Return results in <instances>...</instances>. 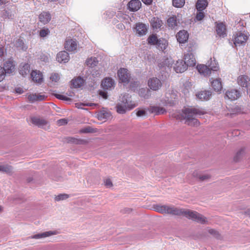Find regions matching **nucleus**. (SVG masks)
<instances>
[{
    "label": "nucleus",
    "mask_w": 250,
    "mask_h": 250,
    "mask_svg": "<svg viewBox=\"0 0 250 250\" xmlns=\"http://www.w3.org/2000/svg\"><path fill=\"white\" fill-rule=\"evenodd\" d=\"M69 56L68 53L65 51H61L57 55V60L59 62L65 63L69 60Z\"/></svg>",
    "instance_id": "18"
},
{
    "label": "nucleus",
    "mask_w": 250,
    "mask_h": 250,
    "mask_svg": "<svg viewBox=\"0 0 250 250\" xmlns=\"http://www.w3.org/2000/svg\"><path fill=\"white\" fill-rule=\"evenodd\" d=\"M6 73L2 67H0V82L2 81L5 78Z\"/></svg>",
    "instance_id": "53"
},
{
    "label": "nucleus",
    "mask_w": 250,
    "mask_h": 250,
    "mask_svg": "<svg viewBox=\"0 0 250 250\" xmlns=\"http://www.w3.org/2000/svg\"><path fill=\"white\" fill-rule=\"evenodd\" d=\"M27 99L31 103L36 101V94L29 95L27 97Z\"/></svg>",
    "instance_id": "52"
},
{
    "label": "nucleus",
    "mask_w": 250,
    "mask_h": 250,
    "mask_svg": "<svg viewBox=\"0 0 250 250\" xmlns=\"http://www.w3.org/2000/svg\"><path fill=\"white\" fill-rule=\"evenodd\" d=\"M132 210V209L131 208H126L124 209L123 211L124 213H129Z\"/></svg>",
    "instance_id": "61"
},
{
    "label": "nucleus",
    "mask_w": 250,
    "mask_h": 250,
    "mask_svg": "<svg viewBox=\"0 0 250 250\" xmlns=\"http://www.w3.org/2000/svg\"><path fill=\"white\" fill-rule=\"evenodd\" d=\"M68 141L72 143H77L78 140L74 138L69 137L68 138Z\"/></svg>",
    "instance_id": "62"
},
{
    "label": "nucleus",
    "mask_w": 250,
    "mask_h": 250,
    "mask_svg": "<svg viewBox=\"0 0 250 250\" xmlns=\"http://www.w3.org/2000/svg\"><path fill=\"white\" fill-rule=\"evenodd\" d=\"M136 115L138 117H141L146 115V111L145 110H139L137 113Z\"/></svg>",
    "instance_id": "55"
},
{
    "label": "nucleus",
    "mask_w": 250,
    "mask_h": 250,
    "mask_svg": "<svg viewBox=\"0 0 250 250\" xmlns=\"http://www.w3.org/2000/svg\"><path fill=\"white\" fill-rule=\"evenodd\" d=\"M101 85L104 89H108L114 86V82L110 78H105L103 80Z\"/></svg>",
    "instance_id": "25"
},
{
    "label": "nucleus",
    "mask_w": 250,
    "mask_h": 250,
    "mask_svg": "<svg viewBox=\"0 0 250 250\" xmlns=\"http://www.w3.org/2000/svg\"><path fill=\"white\" fill-rule=\"evenodd\" d=\"M134 107V106H131L129 104L123 105L120 103H118L116 105L117 112L119 114H124L125 113L127 108L130 110Z\"/></svg>",
    "instance_id": "26"
},
{
    "label": "nucleus",
    "mask_w": 250,
    "mask_h": 250,
    "mask_svg": "<svg viewBox=\"0 0 250 250\" xmlns=\"http://www.w3.org/2000/svg\"><path fill=\"white\" fill-rule=\"evenodd\" d=\"M159 39L156 35H151L147 39L148 43L151 45H156Z\"/></svg>",
    "instance_id": "40"
},
{
    "label": "nucleus",
    "mask_w": 250,
    "mask_h": 250,
    "mask_svg": "<svg viewBox=\"0 0 250 250\" xmlns=\"http://www.w3.org/2000/svg\"><path fill=\"white\" fill-rule=\"evenodd\" d=\"M250 79L246 75H241L237 79V83L241 86L247 88L249 83Z\"/></svg>",
    "instance_id": "21"
},
{
    "label": "nucleus",
    "mask_w": 250,
    "mask_h": 250,
    "mask_svg": "<svg viewBox=\"0 0 250 250\" xmlns=\"http://www.w3.org/2000/svg\"><path fill=\"white\" fill-rule=\"evenodd\" d=\"M142 0L145 4H146V5H150L152 1V0Z\"/></svg>",
    "instance_id": "64"
},
{
    "label": "nucleus",
    "mask_w": 250,
    "mask_h": 250,
    "mask_svg": "<svg viewBox=\"0 0 250 250\" xmlns=\"http://www.w3.org/2000/svg\"><path fill=\"white\" fill-rule=\"evenodd\" d=\"M58 122V124L60 125H64L67 123V120L64 119H60Z\"/></svg>",
    "instance_id": "58"
},
{
    "label": "nucleus",
    "mask_w": 250,
    "mask_h": 250,
    "mask_svg": "<svg viewBox=\"0 0 250 250\" xmlns=\"http://www.w3.org/2000/svg\"><path fill=\"white\" fill-rule=\"evenodd\" d=\"M184 60V62L188 66H193L195 65L196 60L193 53H185Z\"/></svg>",
    "instance_id": "11"
},
{
    "label": "nucleus",
    "mask_w": 250,
    "mask_h": 250,
    "mask_svg": "<svg viewBox=\"0 0 250 250\" xmlns=\"http://www.w3.org/2000/svg\"><path fill=\"white\" fill-rule=\"evenodd\" d=\"M185 3V0H172L173 5L177 8L182 7Z\"/></svg>",
    "instance_id": "42"
},
{
    "label": "nucleus",
    "mask_w": 250,
    "mask_h": 250,
    "mask_svg": "<svg viewBox=\"0 0 250 250\" xmlns=\"http://www.w3.org/2000/svg\"><path fill=\"white\" fill-rule=\"evenodd\" d=\"M31 121L33 124L38 126L39 127L45 130L49 128V123L43 118L32 117L31 118Z\"/></svg>",
    "instance_id": "4"
},
{
    "label": "nucleus",
    "mask_w": 250,
    "mask_h": 250,
    "mask_svg": "<svg viewBox=\"0 0 250 250\" xmlns=\"http://www.w3.org/2000/svg\"><path fill=\"white\" fill-rule=\"evenodd\" d=\"M176 16H172L169 17L167 21V25L169 27L171 28H174L177 25V20Z\"/></svg>",
    "instance_id": "38"
},
{
    "label": "nucleus",
    "mask_w": 250,
    "mask_h": 250,
    "mask_svg": "<svg viewBox=\"0 0 250 250\" xmlns=\"http://www.w3.org/2000/svg\"><path fill=\"white\" fill-rule=\"evenodd\" d=\"M0 172L10 174L13 172V167L8 165H0Z\"/></svg>",
    "instance_id": "35"
},
{
    "label": "nucleus",
    "mask_w": 250,
    "mask_h": 250,
    "mask_svg": "<svg viewBox=\"0 0 250 250\" xmlns=\"http://www.w3.org/2000/svg\"><path fill=\"white\" fill-rule=\"evenodd\" d=\"M84 83V80L80 77L74 78L71 81V84L74 88L81 87Z\"/></svg>",
    "instance_id": "30"
},
{
    "label": "nucleus",
    "mask_w": 250,
    "mask_h": 250,
    "mask_svg": "<svg viewBox=\"0 0 250 250\" xmlns=\"http://www.w3.org/2000/svg\"><path fill=\"white\" fill-rule=\"evenodd\" d=\"M15 91L16 93L19 94H21L23 93V91L21 87H18L15 89Z\"/></svg>",
    "instance_id": "63"
},
{
    "label": "nucleus",
    "mask_w": 250,
    "mask_h": 250,
    "mask_svg": "<svg viewBox=\"0 0 250 250\" xmlns=\"http://www.w3.org/2000/svg\"><path fill=\"white\" fill-rule=\"evenodd\" d=\"M45 98L46 97L44 95L36 94V101H43Z\"/></svg>",
    "instance_id": "56"
},
{
    "label": "nucleus",
    "mask_w": 250,
    "mask_h": 250,
    "mask_svg": "<svg viewBox=\"0 0 250 250\" xmlns=\"http://www.w3.org/2000/svg\"><path fill=\"white\" fill-rule=\"evenodd\" d=\"M148 85L152 90L157 91L162 87V83L157 78L153 77L149 79Z\"/></svg>",
    "instance_id": "6"
},
{
    "label": "nucleus",
    "mask_w": 250,
    "mask_h": 250,
    "mask_svg": "<svg viewBox=\"0 0 250 250\" xmlns=\"http://www.w3.org/2000/svg\"><path fill=\"white\" fill-rule=\"evenodd\" d=\"M135 30L136 33L140 36L145 35L147 32L146 25L143 23H138L136 24Z\"/></svg>",
    "instance_id": "24"
},
{
    "label": "nucleus",
    "mask_w": 250,
    "mask_h": 250,
    "mask_svg": "<svg viewBox=\"0 0 250 250\" xmlns=\"http://www.w3.org/2000/svg\"><path fill=\"white\" fill-rule=\"evenodd\" d=\"M2 68L7 74L12 73L15 69V65L13 60L9 59L4 63Z\"/></svg>",
    "instance_id": "9"
},
{
    "label": "nucleus",
    "mask_w": 250,
    "mask_h": 250,
    "mask_svg": "<svg viewBox=\"0 0 250 250\" xmlns=\"http://www.w3.org/2000/svg\"><path fill=\"white\" fill-rule=\"evenodd\" d=\"M14 43H15V46L17 48H19L22 50L26 49V48H25V47L24 46V43L23 41L21 39H18L16 40L15 41Z\"/></svg>",
    "instance_id": "41"
},
{
    "label": "nucleus",
    "mask_w": 250,
    "mask_h": 250,
    "mask_svg": "<svg viewBox=\"0 0 250 250\" xmlns=\"http://www.w3.org/2000/svg\"><path fill=\"white\" fill-rule=\"evenodd\" d=\"M210 81L211 82V86L215 91L219 92L222 90L223 86L221 79H213L211 78Z\"/></svg>",
    "instance_id": "15"
},
{
    "label": "nucleus",
    "mask_w": 250,
    "mask_h": 250,
    "mask_svg": "<svg viewBox=\"0 0 250 250\" xmlns=\"http://www.w3.org/2000/svg\"><path fill=\"white\" fill-rule=\"evenodd\" d=\"M31 77L32 80L35 82L41 83L42 80V76L39 71H32L31 73Z\"/></svg>",
    "instance_id": "28"
},
{
    "label": "nucleus",
    "mask_w": 250,
    "mask_h": 250,
    "mask_svg": "<svg viewBox=\"0 0 250 250\" xmlns=\"http://www.w3.org/2000/svg\"><path fill=\"white\" fill-rule=\"evenodd\" d=\"M196 48V43L193 42H189L186 46V53H193Z\"/></svg>",
    "instance_id": "34"
},
{
    "label": "nucleus",
    "mask_w": 250,
    "mask_h": 250,
    "mask_svg": "<svg viewBox=\"0 0 250 250\" xmlns=\"http://www.w3.org/2000/svg\"><path fill=\"white\" fill-rule=\"evenodd\" d=\"M188 65L183 60H179L174 66V69L177 73H183L187 69Z\"/></svg>",
    "instance_id": "12"
},
{
    "label": "nucleus",
    "mask_w": 250,
    "mask_h": 250,
    "mask_svg": "<svg viewBox=\"0 0 250 250\" xmlns=\"http://www.w3.org/2000/svg\"><path fill=\"white\" fill-rule=\"evenodd\" d=\"M64 47L68 51H73L77 48L76 41L72 39H68L65 41Z\"/></svg>",
    "instance_id": "14"
},
{
    "label": "nucleus",
    "mask_w": 250,
    "mask_h": 250,
    "mask_svg": "<svg viewBox=\"0 0 250 250\" xmlns=\"http://www.w3.org/2000/svg\"><path fill=\"white\" fill-rule=\"evenodd\" d=\"M208 5L207 0H197L196 3V8L197 11H203Z\"/></svg>",
    "instance_id": "29"
},
{
    "label": "nucleus",
    "mask_w": 250,
    "mask_h": 250,
    "mask_svg": "<svg viewBox=\"0 0 250 250\" xmlns=\"http://www.w3.org/2000/svg\"><path fill=\"white\" fill-rule=\"evenodd\" d=\"M205 17L204 13L203 11H197L196 16V19L197 21H200L203 19Z\"/></svg>",
    "instance_id": "49"
},
{
    "label": "nucleus",
    "mask_w": 250,
    "mask_h": 250,
    "mask_svg": "<svg viewBox=\"0 0 250 250\" xmlns=\"http://www.w3.org/2000/svg\"><path fill=\"white\" fill-rule=\"evenodd\" d=\"M153 208L155 211L161 213H167L174 215H183L202 224H204L206 222V218L195 211L188 209L184 210L174 207L161 205H154Z\"/></svg>",
    "instance_id": "1"
},
{
    "label": "nucleus",
    "mask_w": 250,
    "mask_h": 250,
    "mask_svg": "<svg viewBox=\"0 0 250 250\" xmlns=\"http://www.w3.org/2000/svg\"><path fill=\"white\" fill-rule=\"evenodd\" d=\"M69 197V195L67 194H60L56 196L55 198V200L56 201H60L67 199Z\"/></svg>",
    "instance_id": "46"
},
{
    "label": "nucleus",
    "mask_w": 250,
    "mask_h": 250,
    "mask_svg": "<svg viewBox=\"0 0 250 250\" xmlns=\"http://www.w3.org/2000/svg\"><path fill=\"white\" fill-rule=\"evenodd\" d=\"M156 45L159 50L164 51L166 49L167 46V41L162 38L159 39Z\"/></svg>",
    "instance_id": "36"
},
{
    "label": "nucleus",
    "mask_w": 250,
    "mask_h": 250,
    "mask_svg": "<svg viewBox=\"0 0 250 250\" xmlns=\"http://www.w3.org/2000/svg\"><path fill=\"white\" fill-rule=\"evenodd\" d=\"M182 117L186 120L185 123L191 126H198L200 122L196 117L206 113V112L201 108H186L182 110Z\"/></svg>",
    "instance_id": "2"
},
{
    "label": "nucleus",
    "mask_w": 250,
    "mask_h": 250,
    "mask_svg": "<svg viewBox=\"0 0 250 250\" xmlns=\"http://www.w3.org/2000/svg\"><path fill=\"white\" fill-rule=\"evenodd\" d=\"M150 25L154 30L160 29L163 24L162 21L158 17H153L150 21Z\"/></svg>",
    "instance_id": "17"
},
{
    "label": "nucleus",
    "mask_w": 250,
    "mask_h": 250,
    "mask_svg": "<svg viewBox=\"0 0 250 250\" xmlns=\"http://www.w3.org/2000/svg\"><path fill=\"white\" fill-rule=\"evenodd\" d=\"M30 65L28 63H25L23 65H21L20 67L19 72L22 76H26L30 73Z\"/></svg>",
    "instance_id": "31"
},
{
    "label": "nucleus",
    "mask_w": 250,
    "mask_h": 250,
    "mask_svg": "<svg viewBox=\"0 0 250 250\" xmlns=\"http://www.w3.org/2000/svg\"><path fill=\"white\" fill-rule=\"evenodd\" d=\"M208 231L209 234H210L211 235L213 236L216 238H217L218 239H221V238H222L220 234L219 233V232L217 230H216L214 229H208Z\"/></svg>",
    "instance_id": "44"
},
{
    "label": "nucleus",
    "mask_w": 250,
    "mask_h": 250,
    "mask_svg": "<svg viewBox=\"0 0 250 250\" xmlns=\"http://www.w3.org/2000/svg\"><path fill=\"white\" fill-rule=\"evenodd\" d=\"M57 234L56 231H48L44 232L41 233H38L37 234H35L34 235L29 237V238L32 239H41L42 238H45L46 237H48L53 235H55Z\"/></svg>",
    "instance_id": "22"
},
{
    "label": "nucleus",
    "mask_w": 250,
    "mask_h": 250,
    "mask_svg": "<svg viewBox=\"0 0 250 250\" xmlns=\"http://www.w3.org/2000/svg\"><path fill=\"white\" fill-rule=\"evenodd\" d=\"M130 96L129 94L125 93L124 94H122L120 97L119 101L120 104L123 105L124 104H129L131 106H134V107L136 106L135 104H132V102L130 101Z\"/></svg>",
    "instance_id": "19"
},
{
    "label": "nucleus",
    "mask_w": 250,
    "mask_h": 250,
    "mask_svg": "<svg viewBox=\"0 0 250 250\" xmlns=\"http://www.w3.org/2000/svg\"><path fill=\"white\" fill-rule=\"evenodd\" d=\"M210 176L208 174L200 175L199 176V179L202 181L207 180L210 179Z\"/></svg>",
    "instance_id": "51"
},
{
    "label": "nucleus",
    "mask_w": 250,
    "mask_h": 250,
    "mask_svg": "<svg viewBox=\"0 0 250 250\" xmlns=\"http://www.w3.org/2000/svg\"><path fill=\"white\" fill-rule=\"evenodd\" d=\"M55 97L58 99L66 101H71V99L66 96L63 95L59 94H55L54 95Z\"/></svg>",
    "instance_id": "47"
},
{
    "label": "nucleus",
    "mask_w": 250,
    "mask_h": 250,
    "mask_svg": "<svg viewBox=\"0 0 250 250\" xmlns=\"http://www.w3.org/2000/svg\"><path fill=\"white\" fill-rule=\"evenodd\" d=\"M226 97L230 100H235L239 98L241 96L240 92L239 90L231 89L228 90L225 94Z\"/></svg>",
    "instance_id": "13"
},
{
    "label": "nucleus",
    "mask_w": 250,
    "mask_h": 250,
    "mask_svg": "<svg viewBox=\"0 0 250 250\" xmlns=\"http://www.w3.org/2000/svg\"><path fill=\"white\" fill-rule=\"evenodd\" d=\"M148 110L150 113H155L158 115L163 114L166 113V110L165 108L157 106H151L148 108Z\"/></svg>",
    "instance_id": "23"
},
{
    "label": "nucleus",
    "mask_w": 250,
    "mask_h": 250,
    "mask_svg": "<svg viewBox=\"0 0 250 250\" xmlns=\"http://www.w3.org/2000/svg\"><path fill=\"white\" fill-rule=\"evenodd\" d=\"M141 2L139 0H131L127 4L128 9L131 11H137L141 6Z\"/></svg>",
    "instance_id": "16"
},
{
    "label": "nucleus",
    "mask_w": 250,
    "mask_h": 250,
    "mask_svg": "<svg viewBox=\"0 0 250 250\" xmlns=\"http://www.w3.org/2000/svg\"><path fill=\"white\" fill-rule=\"evenodd\" d=\"M1 17L4 19H13L14 17V14L11 11L4 10L2 12Z\"/></svg>",
    "instance_id": "39"
},
{
    "label": "nucleus",
    "mask_w": 250,
    "mask_h": 250,
    "mask_svg": "<svg viewBox=\"0 0 250 250\" xmlns=\"http://www.w3.org/2000/svg\"><path fill=\"white\" fill-rule=\"evenodd\" d=\"M189 37L188 33L185 30L178 32L176 35L177 41L180 43H184L188 41Z\"/></svg>",
    "instance_id": "8"
},
{
    "label": "nucleus",
    "mask_w": 250,
    "mask_h": 250,
    "mask_svg": "<svg viewBox=\"0 0 250 250\" xmlns=\"http://www.w3.org/2000/svg\"><path fill=\"white\" fill-rule=\"evenodd\" d=\"M39 18L40 21L45 24L51 20V16L49 12H43L40 14Z\"/></svg>",
    "instance_id": "27"
},
{
    "label": "nucleus",
    "mask_w": 250,
    "mask_h": 250,
    "mask_svg": "<svg viewBox=\"0 0 250 250\" xmlns=\"http://www.w3.org/2000/svg\"><path fill=\"white\" fill-rule=\"evenodd\" d=\"M50 33V31L48 28L42 29L40 31V36L41 37H45Z\"/></svg>",
    "instance_id": "48"
},
{
    "label": "nucleus",
    "mask_w": 250,
    "mask_h": 250,
    "mask_svg": "<svg viewBox=\"0 0 250 250\" xmlns=\"http://www.w3.org/2000/svg\"><path fill=\"white\" fill-rule=\"evenodd\" d=\"M139 95L144 99H148L151 95V92L147 88H141L139 91Z\"/></svg>",
    "instance_id": "33"
},
{
    "label": "nucleus",
    "mask_w": 250,
    "mask_h": 250,
    "mask_svg": "<svg viewBox=\"0 0 250 250\" xmlns=\"http://www.w3.org/2000/svg\"><path fill=\"white\" fill-rule=\"evenodd\" d=\"M118 76L120 81L122 83H128L130 78V74L127 69L120 68L118 71Z\"/></svg>",
    "instance_id": "5"
},
{
    "label": "nucleus",
    "mask_w": 250,
    "mask_h": 250,
    "mask_svg": "<svg viewBox=\"0 0 250 250\" xmlns=\"http://www.w3.org/2000/svg\"><path fill=\"white\" fill-rule=\"evenodd\" d=\"M80 132L83 133H94L96 132V129L88 126L80 130Z\"/></svg>",
    "instance_id": "43"
},
{
    "label": "nucleus",
    "mask_w": 250,
    "mask_h": 250,
    "mask_svg": "<svg viewBox=\"0 0 250 250\" xmlns=\"http://www.w3.org/2000/svg\"><path fill=\"white\" fill-rule=\"evenodd\" d=\"M98 61L96 57H91L87 59L86 61V65L90 67L96 66L98 63Z\"/></svg>",
    "instance_id": "37"
},
{
    "label": "nucleus",
    "mask_w": 250,
    "mask_h": 250,
    "mask_svg": "<svg viewBox=\"0 0 250 250\" xmlns=\"http://www.w3.org/2000/svg\"><path fill=\"white\" fill-rule=\"evenodd\" d=\"M111 116L110 112L105 110L100 111L98 114V118L100 120L109 119Z\"/></svg>",
    "instance_id": "32"
},
{
    "label": "nucleus",
    "mask_w": 250,
    "mask_h": 250,
    "mask_svg": "<svg viewBox=\"0 0 250 250\" xmlns=\"http://www.w3.org/2000/svg\"><path fill=\"white\" fill-rule=\"evenodd\" d=\"M50 79L52 82H57L60 80V76L57 73H53L50 77Z\"/></svg>",
    "instance_id": "50"
},
{
    "label": "nucleus",
    "mask_w": 250,
    "mask_h": 250,
    "mask_svg": "<svg viewBox=\"0 0 250 250\" xmlns=\"http://www.w3.org/2000/svg\"><path fill=\"white\" fill-rule=\"evenodd\" d=\"M217 66H211V65H204V64H198L197 66V69L198 72L203 75L205 76H209L211 72V71H216Z\"/></svg>",
    "instance_id": "3"
},
{
    "label": "nucleus",
    "mask_w": 250,
    "mask_h": 250,
    "mask_svg": "<svg viewBox=\"0 0 250 250\" xmlns=\"http://www.w3.org/2000/svg\"><path fill=\"white\" fill-rule=\"evenodd\" d=\"M99 94L104 99H106L108 96L107 93L106 92L103 91H100L99 92Z\"/></svg>",
    "instance_id": "57"
},
{
    "label": "nucleus",
    "mask_w": 250,
    "mask_h": 250,
    "mask_svg": "<svg viewBox=\"0 0 250 250\" xmlns=\"http://www.w3.org/2000/svg\"><path fill=\"white\" fill-rule=\"evenodd\" d=\"M241 112V108L238 106H236L234 108V111L232 114H238Z\"/></svg>",
    "instance_id": "59"
},
{
    "label": "nucleus",
    "mask_w": 250,
    "mask_h": 250,
    "mask_svg": "<svg viewBox=\"0 0 250 250\" xmlns=\"http://www.w3.org/2000/svg\"><path fill=\"white\" fill-rule=\"evenodd\" d=\"M248 39L247 36L244 33L238 32L236 33L234 40L235 45H241L245 43Z\"/></svg>",
    "instance_id": "10"
},
{
    "label": "nucleus",
    "mask_w": 250,
    "mask_h": 250,
    "mask_svg": "<svg viewBox=\"0 0 250 250\" xmlns=\"http://www.w3.org/2000/svg\"><path fill=\"white\" fill-rule=\"evenodd\" d=\"M244 154V149L243 148H241L240 150H239L235 156L234 157V161L235 162H238L241 158L243 156Z\"/></svg>",
    "instance_id": "45"
},
{
    "label": "nucleus",
    "mask_w": 250,
    "mask_h": 250,
    "mask_svg": "<svg viewBox=\"0 0 250 250\" xmlns=\"http://www.w3.org/2000/svg\"><path fill=\"white\" fill-rule=\"evenodd\" d=\"M104 183V185L107 188H111L113 186L112 182L110 179H105Z\"/></svg>",
    "instance_id": "54"
},
{
    "label": "nucleus",
    "mask_w": 250,
    "mask_h": 250,
    "mask_svg": "<svg viewBox=\"0 0 250 250\" xmlns=\"http://www.w3.org/2000/svg\"><path fill=\"white\" fill-rule=\"evenodd\" d=\"M216 31L217 35L222 38L227 36V27L226 25L224 22H216Z\"/></svg>",
    "instance_id": "7"
},
{
    "label": "nucleus",
    "mask_w": 250,
    "mask_h": 250,
    "mask_svg": "<svg viewBox=\"0 0 250 250\" xmlns=\"http://www.w3.org/2000/svg\"><path fill=\"white\" fill-rule=\"evenodd\" d=\"M211 60V62L210 63H208V65H211V66H217V70L218 69V64L216 63V62L214 60L213 61H212L211 60V59H210Z\"/></svg>",
    "instance_id": "60"
},
{
    "label": "nucleus",
    "mask_w": 250,
    "mask_h": 250,
    "mask_svg": "<svg viewBox=\"0 0 250 250\" xmlns=\"http://www.w3.org/2000/svg\"><path fill=\"white\" fill-rule=\"evenodd\" d=\"M196 97L201 100H208L211 96L210 90H202L196 94Z\"/></svg>",
    "instance_id": "20"
}]
</instances>
